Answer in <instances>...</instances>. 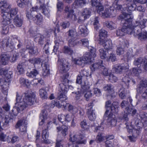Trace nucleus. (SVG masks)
I'll return each mask as SVG.
<instances>
[{"mask_svg": "<svg viewBox=\"0 0 147 147\" xmlns=\"http://www.w3.org/2000/svg\"><path fill=\"white\" fill-rule=\"evenodd\" d=\"M47 111L46 110H43L42 111V113L40 114V117L41 119H47Z\"/></svg>", "mask_w": 147, "mask_h": 147, "instance_id": "09e8293b", "label": "nucleus"}, {"mask_svg": "<svg viewBox=\"0 0 147 147\" xmlns=\"http://www.w3.org/2000/svg\"><path fill=\"white\" fill-rule=\"evenodd\" d=\"M89 2V0H75L73 5L75 6L73 7V8L83 6L85 4L88 3Z\"/></svg>", "mask_w": 147, "mask_h": 147, "instance_id": "b1692460", "label": "nucleus"}, {"mask_svg": "<svg viewBox=\"0 0 147 147\" xmlns=\"http://www.w3.org/2000/svg\"><path fill=\"white\" fill-rule=\"evenodd\" d=\"M11 38H8L7 39H5L3 41V42L5 43V45L6 47H9L11 49H12L13 48V44L11 42Z\"/></svg>", "mask_w": 147, "mask_h": 147, "instance_id": "c9c22d12", "label": "nucleus"}, {"mask_svg": "<svg viewBox=\"0 0 147 147\" xmlns=\"http://www.w3.org/2000/svg\"><path fill=\"white\" fill-rule=\"evenodd\" d=\"M91 13V11L90 9L85 8L83 10L81 14L84 16L85 19H87L90 17Z\"/></svg>", "mask_w": 147, "mask_h": 147, "instance_id": "c756f323", "label": "nucleus"}, {"mask_svg": "<svg viewBox=\"0 0 147 147\" xmlns=\"http://www.w3.org/2000/svg\"><path fill=\"white\" fill-rule=\"evenodd\" d=\"M118 103L117 102H113L112 105L108 108L109 110L111 109V113L107 117H105L104 118L107 117V122L109 125L114 126L115 125L117 120L115 117V116L112 113H117L118 111Z\"/></svg>", "mask_w": 147, "mask_h": 147, "instance_id": "423d86ee", "label": "nucleus"}, {"mask_svg": "<svg viewBox=\"0 0 147 147\" xmlns=\"http://www.w3.org/2000/svg\"><path fill=\"white\" fill-rule=\"evenodd\" d=\"M77 140V135H73L72 134H70L69 140L71 142V143H74L76 142Z\"/></svg>", "mask_w": 147, "mask_h": 147, "instance_id": "864d4df0", "label": "nucleus"}, {"mask_svg": "<svg viewBox=\"0 0 147 147\" xmlns=\"http://www.w3.org/2000/svg\"><path fill=\"white\" fill-rule=\"evenodd\" d=\"M38 74V72L36 70L34 69L31 71L30 72L27 73L26 75L30 78H35Z\"/></svg>", "mask_w": 147, "mask_h": 147, "instance_id": "f704fd0d", "label": "nucleus"}, {"mask_svg": "<svg viewBox=\"0 0 147 147\" xmlns=\"http://www.w3.org/2000/svg\"><path fill=\"white\" fill-rule=\"evenodd\" d=\"M69 23L67 21H65L60 24L61 27L62 29H65L69 26Z\"/></svg>", "mask_w": 147, "mask_h": 147, "instance_id": "3c124183", "label": "nucleus"}, {"mask_svg": "<svg viewBox=\"0 0 147 147\" xmlns=\"http://www.w3.org/2000/svg\"><path fill=\"white\" fill-rule=\"evenodd\" d=\"M125 45L123 43L120 44L117 47L116 50L117 55H120L123 54Z\"/></svg>", "mask_w": 147, "mask_h": 147, "instance_id": "cd10ccee", "label": "nucleus"}, {"mask_svg": "<svg viewBox=\"0 0 147 147\" xmlns=\"http://www.w3.org/2000/svg\"><path fill=\"white\" fill-rule=\"evenodd\" d=\"M62 52L66 54L71 55L73 52V51L67 46H65L62 50Z\"/></svg>", "mask_w": 147, "mask_h": 147, "instance_id": "ea45409f", "label": "nucleus"}, {"mask_svg": "<svg viewBox=\"0 0 147 147\" xmlns=\"http://www.w3.org/2000/svg\"><path fill=\"white\" fill-rule=\"evenodd\" d=\"M67 107H68V110L69 111H72L73 113H75L78 111V109L76 107H74L72 105H69L68 103H67L65 106H64V108Z\"/></svg>", "mask_w": 147, "mask_h": 147, "instance_id": "37998d69", "label": "nucleus"}, {"mask_svg": "<svg viewBox=\"0 0 147 147\" xmlns=\"http://www.w3.org/2000/svg\"><path fill=\"white\" fill-rule=\"evenodd\" d=\"M65 15L67 18H69L73 21H76L77 19L76 16L73 14L74 11L73 9H70L68 6H66L65 9Z\"/></svg>", "mask_w": 147, "mask_h": 147, "instance_id": "f3484780", "label": "nucleus"}, {"mask_svg": "<svg viewBox=\"0 0 147 147\" xmlns=\"http://www.w3.org/2000/svg\"><path fill=\"white\" fill-rule=\"evenodd\" d=\"M116 60L115 55L113 53H110L109 55L108 54L106 60L109 61L111 60L112 61H114Z\"/></svg>", "mask_w": 147, "mask_h": 147, "instance_id": "79ce46f5", "label": "nucleus"}, {"mask_svg": "<svg viewBox=\"0 0 147 147\" xmlns=\"http://www.w3.org/2000/svg\"><path fill=\"white\" fill-rule=\"evenodd\" d=\"M69 76V74L67 73L65 74V75H63L62 78V81L64 83H62L59 84L58 88V91L59 92H66L68 91L67 88L66 87L65 85L64 84L68 83L69 80L67 78Z\"/></svg>", "mask_w": 147, "mask_h": 147, "instance_id": "ddd939ff", "label": "nucleus"}, {"mask_svg": "<svg viewBox=\"0 0 147 147\" xmlns=\"http://www.w3.org/2000/svg\"><path fill=\"white\" fill-rule=\"evenodd\" d=\"M134 64L135 65L142 64L144 65L143 70L145 71L147 69V58L145 57H140L135 59Z\"/></svg>", "mask_w": 147, "mask_h": 147, "instance_id": "4468645a", "label": "nucleus"}, {"mask_svg": "<svg viewBox=\"0 0 147 147\" xmlns=\"http://www.w3.org/2000/svg\"><path fill=\"white\" fill-rule=\"evenodd\" d=\"M9 56L8 55L3 54L1 55L0 64V85L1 86L2 91H7L9 83L10 81L12 72H8L3 68H1V64L5 65L8 63Z\"/></svg>", "mask_w": 147, "mask_h": 147, "instance_id": "7ed1b4c3", "label": "nucleus"}, {"mask_svg": "<svg viewBox=\"0 0 147 147\" xmlns=\"http://www.w3.org/2000/svg\"><path fill=\"white\" fill-rule=\"evenodd\" d=\"M107 26L110 29L112 30L116 28V25L112 22H107L106 23Z\"/></svg>", "mask_w": 147, "mask_h": 147, "instance_id": "c03bdc74", "label": "nucleus"}, {"mask_svg": "<svg viewBox=\"0 0 147 147\" xmlns=\"http://www.w3.org/2000/svg\"><path fill=\"white\" fill-rule=\"evenodd\" d=\"M102 9L98 10V13L101 16L104 18L114 17L115 16V11L113 7H110L105 8L104 10L103 7Z\"/></svg>", "mask_w": 147, "mask_h": 147, "instance_id": "0eeeda50", "label": "nucleus"}, {"mask_svg": "<svg viewBox=\"0 0 147 147\" xmlns=\"http://www.w3.org/2000/svg\"><path fill=\"white\" fill-rule=\"evenodd\" d=\"M94 106L93 102H92L86 105V108L87 110L86 114L90 120L94 121L96 119V115L94 112V110L93 109Z\"/></svg>", "mask_w": 147, "mask_h": 147, "instance_id": "9b49d317", "label": "nucleus"}, {"mask_svg": "<svg viewBox=\"0 0 147 147\" xmlns=\"http://www.w3.org/2000/svg\"><path fill=\"white\" fill-rule=\"evenodd\" d=\"M27 48L29 50L28 52L31 54H36L37 53V50L36 49L33 48L32 47H30L29 48L27 47Z\"/></svg>", "mask_w": 147, "mask_h": 147, "instance_id": "680f3d73", "label": "nucleus"}, {"mask_svg": "<svg viewBox=\"0 0 147 147\" xmlns=\"http://www.w3.org/2000/svg\"><path fill=\"white\" fill-rule=\"evenodd\" d=\"M1 7L4 8L1 10L2 24L3 26H6L10 23L11 18L16 14L18 9L16 8H11V5L5 0L0 1V7Z\"/></svg>", "mask_w": 147, "mask_h": 147, "instance_id": "20e7f679", "label": "nucleus"}, {"mask_svg": "<svg viewBox=\"0 0 147 147\" xmlns=\"http://www.w3.org/2000/svg\"><path fill=\"white\" fill-rule=\"evenodd\" d=\"M13 22L15 25L18 27H20L22 24V20L17 16L13 19Z\"/></svg>", "mask_w": 147, "mask_h": 147, "instance_id": "72a5a7b5", "label": "nucleus"}, {"mask_svg": "<svg viewBox=\"0 0 147 147\" xmlns=\"http://www.w3.org/2000/svg\"><path fill=\"white\" fill-rule=\"evenodd\" d=\"M117 93L115 92H107L106 94L107 98V99H111L114 98L116 96Z\"/></svg>", "mask_w": 147, "mask_h": 147, "instance_id": "de8ad7c7", "label": "nucleus"}, {"mask_svg": "<svg viewBox=\"0 0 147 147\" xmlns=\"http://www.w3.org/2000/svg\"><path fill=\"white\" fill-rule=\"evenodd\" d=\"M107 32L104 30H101L99 31V41L100 44L103 43L106 37Z\"/></svg>", "mask_w": 147, "mask_h": 147, "instance_id": "a878e982", "label": "nucleus"}, {"mask_svg": "<svg viewBox=\"0 0 147 147\" xmlns=\"http://www.w3.org/2000/svg\"><path fill=\"white\" fill-rule=\"evenodd\" d=\"M62 140L57 139L56 140V146L55 147H63Z\"/></svg>", "mask_w": 147, "mask_h": 147, "instance_id": "774afa93", "label": "nucleus"}, {"mask_svg": "<svg viewBox=\"0 0 147 147\" xmlns=\"http://www.w3.org/2000/svg\"><path fill=\"white\" fill-rule=\"evenodd\" d=\"M119 18L122 19V21H125L124 25L121 28L117 30L116 34L117 36H125L126 34H133L137 37L139 39L142 40L147 37V34L145 32L141 34L138 30L137 32H133L134 26H130V22H131V19L133 18V16L131 14H127L125 12H123L119 16Z\"/></svg>", "mask_w": 147, "mask_h": 147, "instance_id": "f03ea898", "label": "nucleus"}, {"mask_svg": "<svg viewBox=\"0 0 147 147\" xmlns=\"http://www.w3.org/2000/svg\"><path fill=\"white\" fill-rule=\"evenodd\" d=\"M78 32L80 34H83V36H86L88 35V32L84 25H81L79 27Z\"/></svg>", "mask_w": 147, "mask_h": 147, "instance_id": "393cba45", "label": "nucleus"}, {"mask_svg": "<svg viewBox=\"0 0 147 147\" xmlns=\"http://www.w3.org/2000/svg\"><path fill=\"white\" fill-rule=\"evenodd\" d=\"M138 67L133 68L131 73L129 74V75H130L131 74H132L136 76H138L141 73L142 71Z\"/></svg>", "mask_w": 147, "mask_h": 147, "instance_id": "a19ab883", "label": "nucleus"}, {"mask_svg": "<svg viewBox=\"0 0 147 147\" xmlns=\"http://www.w3.org/2000/svg\"><path fill=\"white\" fill-rule=\"evenodd\" d=\"M104 67L102 61L101 60L95 62L90 66V69L92 71L97 70H98L99 71H102V69Z\"/></svg>", "mask_w": 147, "mask_h": 147, "instance_id": "a211bd4d", "label": "nucleus"}, {"mask_svg": "<svg viewBox=\"0 0 147 147\" xmlns=\"http://www.w3.org/2000/svg\"><path fill=\"white\" fill-rule=\"evenodd\" d=\"M127 11L129 13L134 10L136 5V2L142 4L146 3V0H126Z\"/></svg>", "mask_w": 147, "mask_h": 147, "instance_id": "6e6552de", "label": "nucleus"}, {"mask_svg": "<svg viewBox=\"0 0 147 147\" xmlns=\"http://www.w3.org/2000/svg\"><path fill=\"white\" fill-rule=\"evenodd\" d=\"M74 116L73 115H69L67 114L65 116V120L68 122H69L74 118Z\"/></svg>", "mask_w": 147, "mask_h": 147, "instance_id": "e2e57ef3", "label": "nucleus"}, {"mask_svg": "<svg viewBox=\"0 0 147 147\" xmlns=\"http://www.w3.org/2000/svg\"><path fill=\"white\" fill-rule=\"evenodd\" d=\"M42 68L43 75L45 76L49 74V66L47 62L43 61L42 64Z\"/></svg>", "mask_w": 147, "mask_h": 147, "instance_id": "5701e85b", "label": "nucleus"}, {"mask_svg": "<svg viewBox=\"0 0 147 147\" xmlns=\"http://www.w3.org/2000/svg\"><path fill=\"white\" fill-rule=\"evenodd\" d=\"M99 55L101 58L106 60L109 54L107 51L106 50L102 48L99 49Z\"/></svg>", "mask_w": 147, "mask_h": 147, "instance_id": "c85d7f7f", "label": "nucleus"}, {"mask_svg": "<svg viewBox=\"0 0 147 147\" xmlns=\"http://www.w3.org/2000/svg\"><path fill=\"white\" fill-rule=\"evenodd\" d=\"M129 105L128 102L125 100H123L121 103V107L122 108L128 107Z\"/></svg>", "mask_w": 147, "mask_h": 147, "instance_id": "0e129e2a", "label": "nucleus"}, {"mask_svg": "<svg viewBox=\"0 0 147 147\" xmlns=\"http://www.w3.org/2000/svg\"><path fill=\"white\" fill-rule=\"evenodd\" d=\"M129 68V65L127 63L121 65L117 64L114 65L113 67V70L117 74L120 73L123 70H126Z\"/></svg>", "mask_w": 147, "mask_h": 147, "instance_id": "dca6fc26", "label": "nucleus"}, {"mask_svg": "<svg viewBox=\"0 0 147 147\" xmlns=\"http://www.w3.org/2000/svg\"><path fill=\"white\" fill-rule=\"evenodd\" d=\"M108 79L112 82H115L117 80V77L111 74H109Z\"/></svg>", "mask_w": 147, "mask_h": 147, "instance_id": "5fc2aeb1", "label": "nucleus"}, {"mask_svg": "<svg viewBox=\"0 0 147 147\" xmlns=\"http://www.w3.org/2000/svg\"><path fill=\"white\" fill-rule=\"evenodd\" d=\"M111 102L110 100H109L106 102L105 107H106L107 108V109L104 115V117H105L107 116L108 113L109 112L108 108L110 107L109 106V105L111 104Z\"/></svg>", "mask_w": 147, "mask_h": 147, "instance_id": "4d7b16f0", "label": "nucleus"}, {"mask_svg": "<svg viewBox=\"0 0 147 147\" xmlns=\"http://www.w3.org/2000/svg\"><path fill=\"white\" fill-rule=\"evenodd\" d=\"M80 43H82L84 46L87 47L88 45L89 41L87 39H83L80 40Z\"/></svg>", "mask_w": 147, "mask_h": 147, "instance_id": "bf43d9fd", "label": "nucleus"}, {"mask_svg": "<svg viewBox=\"0 0 147 147\" xmlns=\"http://www.w3.org/2000/svg\"><path fill=\"white\" fill-rule=\"evenodd\" d=\"M20 81L21 85L28 87V86L30 84V82L28 80L21 78L20 79Z\"/></svg>", "mask_w": 147, "mask_h": 147, "instance_id": "58836bf2", "label": "nucleus"}, {"mask_svg": "<svg viewBox=\"0 0 147 147\" xmlns=\"http://www.w3.org/2000/svg\"><path fill=\"white\" fill-rule=\"evenodd\" d=\"M102 69L103 70L102 73L104 76H109V74H111V71L107 68H105L104 66L103 68L102 69Z\"/></svg>", "mask_w": 147, "mask_h": 147, "instance_id": "603ef678", "label": "nucleus"}, {"mask_svg": "<svg viewBox=\"0 0 147 147\" xmlns=\"http://www.w3.org/2000/svg\"><path fill=\"white\" fill-rule=\"evenodd\" d=\"M66 93L65 92H59L57 95V99L63 102L67 99Z\"/></svg>", "mask_w": 147, "mask_h": 147, "instance_id": "2f4dec72", "label": "nucleus"}, {"mask_svg": "<svg viewBox=\"0 0 147 147\" xmlns=\"http://www.w3.org/2000/svg\"><path fill=\"white\" fill-rule=\"evenodd\" d=\"M103 90L104 91H114V87L111 84H108L103 88Z\"/></svg>", "mask_w": 147, "mask_h": 147, "instance_id": "a18cd8bd", "label": "nucleus"}, {"mask_svg": "<svg viewBox=\"0 0 147 147\" xmlns=\"http://www.w3.org/2000/svg\"><path fill=\"white\" fill-rule=\"evenodd\" d=\"M98 19L99 18L98 17H96L94 18V21L93 24L95 26H95L94 28L96 30L98 29V27L97 26L99 23Z\"/></svg>", "mask_w": 147, "mask_h": 147, "instance_id": "338daca9", "label": "nucleus"}, {"mask_svg": "<svg viewBox=\"0 0 147 147\" xmlns=\"http://www.w3.org/2000/svg\"><path fill=\"white\" fill-rule=\"evenodd\" d=\"M100 44L102 45L104 48L107 50H109L112 48V44L110 40H105L103 43Z\"/></svg>", "mask_w": 147, "mask_h": 147, "instance_id": "bb28decb", "label": "nucleus"}, {"mask_svg": "<svg viewBox=\"0 0 147 147\" xmlns=\"http://www.w3.org/2000/svg\"><path fill=\"white\" fill-rule=\"evenodd\" d=\"M40 9H42V13L47 17H49L50 12L49 10L45 8V5L43 3L41 5H40Z\"/></svg>", "mask_w": 147, "mask_h": 147, "instance_id": "e433bc0d", "label": "nucleus"}, {"mask_svg": "<svg viewBox=\"0 0 147 147\" xmlns=\"http://www.w3.org/2000/svg\"><path fill=\"white\" fill-rule=\"evenodd\" d=\"M61 129L62 131L61 132L62 135L63 136H65L67 135V132L68 130V127L65 125H63L62 126Z\"/></svg>", "mask_w": 147, "mask_h": 147, "instance_id": "13d9d810", "label": "nucleus"}, {"mask_svg": "<svg viewBox=\"0 0 147 147\" xmlns=\"http://www.w3.org/2000/svg\"><path fill=\"white\" fill-rule=\"evenodd\" d=\"M79 75L84 78H86V77L88 76L89 73L86 71L83 70L81 71Z\"/></svg>", "mask_w": 147, "mask_h": 147, "instance_id": "052dcab7", "label": "nucleus"}, {"mask_svg": "<svg viewBox=\"0 0 147 147\" xmlns=\"http://www.w3.org/2000/svg\"><path fill=\"white\" fill-rule=\"evenodd\" d=\"M80 125L82 129H87L89 128V125L87 123L86 120L84 119L81 122Z\"/></svg>", "mask_w": 147, "mask_h": 147, "instance_id": "4c0bfd02", "label": "nucleus"}, {"mask_svg": "<svg viewBox=\"0 0 147 147\" xmlns=\"http://www.w3.org/2000/svg\"><path fill=\"white\" fill-rule=\"evenodd\" d=\"M91 5L92 6L96 7V10L98 13V10L102 9L103 6L100 0H92L91 1Z\"/></svg>", "mask_w": 147, "mask_h": 147, "instance_id": "4be33fe9", "label": "nucleus"}, {"mask_svg": "<svg viewBox=\"0 0 147 147\" xmlns=\"http://www.w3.org/2000/svg\"><path fill=\"white\" fill-rule=\"evenodd\" d=\"M68 34L69 45V46L73 47L76 45L77 41V33L75 30H70L68 32Z\"/></svg>", "mask_w": 147, "mask_h": 147, "instance_id": "1a4fd4ad", "label": "nucleus"}, {"mask_svg": "<svg viewBox=\"0 0 147 147\" xmlns=\"http://www.w3.org/2000/svg\"><path fill=\"white\" fill-rule=\"evenodd\" d=\"M96 49L91 47L90 53H86L82 58H73L72 61L75 64L80 65L90 63L93 61L94 58L96 57Z\"/></svg>", "mask_w": 147, "mask_h": 147, "instance_id": "39448f33", "label": "nucleus"}, {"mask_svg": "<svg viewBox=\"0 0 147 147\" xmlns=\"http://www.w3.org/2000/svg\"><path fill=\"white\" fill-rule=\"evenodd\" d=\"M105 145L106 147H114L113 142L111 141L106 140Z\"/></svg>", "mask_w": 147, "mask_h": 147, "instance_id": "69168bd1", "label": "nucleus"}, {"mask_svg": "<svg viewBox=\"0 0 147 147\" xmlns=\"http://www.w3.org/2000/svg\"><path fill=\"white\" fill-rule=\"evenodd\" d=\"M69 65L68 63L66 62H64L61 67V69L63 72L66 73L69 70Z\"/></svg>", "mask_w": 147, "mask_h": 147, "instance_id": "473e14b6", "label": "nucleus"}, {"mask_svg": "<svg viewBox=\"0 0 147 147\" xmlns=\"http://www.w3.org/2000/svg\"><path fill=\"white\" fill-rule=\"evenodd\" d=\"M132 109L131 108L130 109L129 106L128 107L125 108V111H124L125 114L122 116L119 117V119L123 121H125L126 123L125 124L127 126L128 125L127 124L128 123V118L127 117L128 114L131 113Z\"/></svg>", "mask_w": 147, "mask_h": 147, "instance_id": "aec40b11", "label": "nucleus"}, {"mask_svg": "<svg viewBox=\"0 0 147 147\" xmlns=\"http://www.w3.org/2000/svg\"><path fill=\"white\" fill-rule=\"evenodd\" d=\"M19 93L18 92L16 94V100L17 102L15 104L17 106L18 103V107H14L12 110L11 113L5 116L3 123V126L8 125L9 122L13 119L14 116H15L17 115L19 111H22L28 105L31 106L33 104L35 97L33 92L24 93L23 102L20 101L23 95L21 96L20 94V92Z\"/></svg>", "mask_w": 147, "mask_h": 147, "instance_id": "f257e3e1", "label": "nucleus"}, {"mask_svg": "<svg viewBox=\"0 0 147 147\" xmlns=\"http://www.w3.org/2000/svg\"><path fill=\"white\" fill-rule=\"evenodd\" d=\"M104 138V137L103 136V134L99 132L98 135L96 136L95 140L97 142H101L103 140Z\"/></svg>", "mask_w": 147, "mask_h": 147, "instance_id": "49530a36", "label": "nucleus"}, {"mask_svg": "<svg viewBox=\"0 0 147 147\" xmlns=\"http://www.w3.org/2000/svg\"><path fill=\"white\" fill-rule=\"evenodd\" d=\"M27 124V121L24 119L20 120L17 123L16 125V128H19L21 135H24L27 134L26 133Z\"/></svg>", "mask_w": 147, "mask_h": 147, "instance_id": "f8f14e48", "label": "nucleus"}, {"mask_svg": "<svg viewBox=\"0 0 147 147\" xmlns=\"http://www.w3.org/2000/svg\"><path fill=\"white\" fill-rule=\"evenodd\" d=\"M17 71L20 74H22L24 73V70L22 65H18L17 66Z\"/></svg>", "mask_w": 147, "mask_h": 147, "instance_id": "6e6d98bb", "label": "nucleus"}, {"mask_svg": "<svg viewBox=\"0 0 147 147\" xmlns=\"http://www.w3.org/2000/svg\"><path fill=\"white\" fill-rule=\"evenodd\" d=\"M52 123V122H48L46 125V127H45L42 134V137L43 139L44 142L46 144H50L51 142L48 139L49 137V133L48 132V129L50 127V125Z\"/></svg>", "mask_w": 147, "mask_h": 147, "instance_id": "2eb2a0df", "label": "nucleus"}, {"mask_svg": "<svg viewBox=\"0 0 147 147\" xmlns=\"http://www.w3.org/2000/svg\"><path fill=\"white\" fill-rule=\"evenodd\" d=\"M34 28L32 27L30 30L29 33L31 34V36L32 37H36V39H38V42L40 44H42V42L44 38L43 36L39 34H37L36 30H34Z\"/></svg>", "mask_w": 147, "mask_h": 147, "instance_id": "6ab92c4d", "label": "nucleus"}, {"mask_svg": "<svg viewBox=\"0 0 147 147\" xmlns=\"http://www.w3.org/2000/svg\"><path fill=\"white\" fill-rule=\"evenodd\" d=\"M33 20L38 25H40L42 23V17L40 14L36 15L35 17H33Z\"/></svg>", "mask_w": 147, "mask_h": 147, "instance_id": "7c9ffc66", "label": "nucleus"}, {"mask_svg": "<svg viewBox=\"0 0 147 147\" xmlns=\"http://www.w3.org/2000/svg\"><path fill=\"white\" fill-rule=\"evenodd\" d=\"M147 87V80L144 79L140 81L137 88V92H141L145 91Z\"/></svg>", "mask_w": 147, "mask_h": 147, "instance_id": "412c9836", "label": "nucleus"}, {"mask_svg": "<svg viewBox=\"0 0 147 147\" xmlns=\"http://www.w3.org/2000/svg\"><path fill=\"white\" fill-rule=\"evenodd\" d=\"M143 115H146L144 113H142L140 114V117L141 118V121L138 119H135V120H133L131 122V124H134L136 127L137 128H136V129L138 131V133L139 134V130L140 129L142 128V127H144V129H145V124L146 123V121L144 119L142 118L141 117Z\"/></svg>", "mask_w": 147, "mask_h": 147, "instance_id": "9d476101", "label": "nucleus"}, {"mask_svg": "<svg viewBox=\"0 0 147 147\" xmlns=\"http://www.w3.org/2000/svg\"><path fill=\"white\" fill-rule=\"evenodd\" d=\"M41 60L39 58H34L30 59L29 60V61L35 65L36 64H38L40 63Z\"/></svg>", "mask_w": 147, "mask_h": 147, "instance_id": "8fccbe9b", "label": "nucleus"}]
</instances>
